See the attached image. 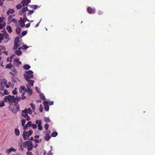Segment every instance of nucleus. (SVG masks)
Returning a JSON list of instances; mask_svg holds the SVG:
<instances>
[{
  "instance_id": "1",
  "label": "nucleus",
  "mask_w": 155,
  "mask_h": 155,
  "mask_svg": "<svg viewBox=\"0 0 155 155\" xmlns=\"http://www.w3.org/2000/svg\"><path fill=\"white\" fill-rule=\"evenodd\" d=\"M33 73V72L31 70L25 71V73L23 74L24 78L26 81L33 78L34 77Z\"/></svg>"
},
{
  "instance_id": "2",
  "label": "nucleus",
  "mask_w": 155,
  "mask_h": 155,
  "mask_svg": "<svg viewBox=\"0 0 155 155\" xmlns=\"http://www.w3.org/2000/svg\"><path fill=\"white\" fill-rule=\"evenodd\" d=\"M23 44V43L22 42V40H19L18 37H15L14 41V46L13 48V49L14 50L17 49Z\"/></svg>"
},
{
  "instance_id": "3",
  "label": "nucleus",
  "mask_w": 155,
  "mask_h": 155,
  "mask_svg": "<svg viewBox=\"0 0 155 155\" xmlns=\"http://www.w3.org/2000/svg\"><path fill=\"white\" fill-rule=\"evenodd\" d=\"M4 100L5 102H7L8 101V102L12 103H16V98L14 95L11 96L9 95L8 96H5V97Z\"/></svg>"
},
{
  "instance_id": "4",
  "label": "nucleus",
  "mask_w": 155,
  "mask_h": 155,
  "mask_svg": "<svg viewBox=\"0 0 155 155\" xmlns=\"http://www.w3.org/2000/svg\"><path fill=\"white\" fill-rule=\"evenodd\" d=\"M7 80L5 79H0V91H3L5 89V87L4 85H3V84L7 88L9 87V85L8 84H7Z\"/></svg>"
},
{
  "instance_id": "5",
  "label": "nucleus",
  "mask_w": 155,
  "mask_h": 155,
  "mask_svg": "<svg viewBox=\"0 0 155 155\" xmlns=\"http://www.w3.org/2000/svg\"><path fill=\"white\" fill-rule=\"evenodd\" d=\"M23 146L25 148H27L29 151L33 149V143L29 141H27L23 143Z\"/></svg>"
},
{
  "instance_id": "6",
  "label": "nucleus",
  "mask_w": 155,
  "mask_h": 155,
  "mask_svg": "<svg viewBox=\"0 0 155 155\" xmlns=\"http://www.w3.org/2000/svg\"><path fill=\"white\" fill-rule=\"evenodd\" d=\"M27 108L21 110V115L25 118L26 120L28 121L30 120V117L28 116V113L26 112Z\"/></svg>"
},
{
  "instance_id": "7",
  "label": "nucleus",
  "mask_w": 155,
  "mask_h": 155,
  "mask_svg": "<svg viewBox=\"0 0 155 155\" xmlns=\"http://www.w3.org/2000/svg\"><path fill=\"white\" fill-rule=\"evenodd\" d=\"M44 105V109L46 111H48L49 110V107L48 105V101H44L43 102Z\"/></svg>"
},
{
  "instance_id": "8",
  "label": "nucleus",
  "mask_w": 155,
  "mask_h": 155,
  "mask_svg": "<svg viewBox=\"0 0 155 155\" xmlns=\"http://www.w3.org/2000/svg\"><path fill=\"white\" fill-rule=\"evenodd\" d=\"M36 124H38V129L39 130H42V127L41 126V120H37L35 121Z\"/></svg>"
},
{
  "instance_id": "9",
  "label": "nucleus",
  "mask_w": 155,
  "mask_h": 155,
  "mask_svg": "<svg viewBox=\"0 0 155 155\" xmlns=\"http://www.w3.org/2000/svg\"><path fill=\"white\" fill-rule=\"evenodd\" d=\"M4 38L6 39V41H4V42L5 43H8L9 41L10 40V38L9 37V35L6 32H5L3 34Z\"/></svg>"
},
{
  "instance_id": "10",
  "label": "nucleus",
  "mask_w": 155,
  "mask_h": 155,
  "mask_svg": "<svg viewBox=\"0 0 155 155\" xmlns=\"http://www.w3.org/2000/svg\"><path fill=\"white\" fill-rule=\"evenodd\" d=\"M21 4L23 6H27L28 4L31 2V0H21Z\"/></svg>"
},
{
  "instance_id": "11",
  "label": "nucleus",
  "mask_w": 155,
  "mask_h": 155,
  "mask_svg": "<svg viewBox=\"0 0 155 155\" xmlns=\"http://www.w3.org/2000/svg\"><path fill=\"white\" fill-rule=\"evenodd\" d=\"M28 82V84L26 85V87H32L34 85V81L29 79L28 81H26Z\"/></svg>"
},
{
  "instance_id": "12",
  "label": "nucleus",
  "mask_w": 155,
  "mask_h": 155,
  "mask_svg": "<svg viewBox=\"0 0 155 155\" xmlns=\"http://www.w3.org/2000/svg\"><path fill=\"white\" fill-rule=\"evenodd\" d=\"M95 11L96 10L95 8L92 9L90 7H89L87 8V11L90 14L94 13Z\"/></svg>"
},
{
  "instance_id": "13",
  "label": "nucleus",
  "mask_w": 155,
  "mask_h": 155,
  "mask_svg": "<svg viewBox=\"0 0 155 155\" xmlns=\"http://www.w3.org/2000/svg\"><path fill=\"white\" fill-rule=\"evenodd\" d=\"M13 108L16 111H14V113H16L19 110V105L17 103H15V106H14Z\"/></svg>"
},
{
  "instance_id": "14",
  "label": "nucleus",
  "mask_w": 155,
  "mask_h": 155,
  "mask_svg": "<svg viewBox=\"0 0 155 155\" xmlns=\"http://www.w3.org/2000/svg\"><path fill=\"white\" fill-rule=\"evenodd\" d=\"M28 132L26 131H24L22 134L23 137L25 140H27L28 138Z\"/></svg>"
},
{
  "instance_id": "15",
  "label": "nucleus",
  "mask_w": 155,
  "mask_h": 155,
  "mask_svg": "<svg viewBox=\"0 0 155 155\" xmlns=\"http://www.w3.org/2000/svg\"><path fill=\"white\" fill-rule=\"evenodd\" d=\"M14 62L15 63H16V65L18 67L19 65L20 64H21V62L19 61V60L18 58H15L14 60Z\"/></svg>"
},
{
  "instance_id": "16",
  "label": "nucleus",
  "mask_w": 155,
  "mask_h": 155,
  "mask_svg": "<svg viewBox=\"0 0 155 155\" xmlns=\"http://www.w3.org/2000/svg\"><path fill=\"white\" fill-rule=\"evenodd\" d=\"M14 15H9L8 18L7 19V24H10L11 22V20L13 19V16Z\"/></svg>"
},
{
  "instance_id": "17",
  "label": "nucleus",
  "mask_w": 155,
  "mask_h": 155,
  "mask_svg": "<svg viewBox=\"0 0 155 155\" xmlns=\"http://www.w3.org/2000/svg\"><path fill=\"white\" fill-rule=\"evenodd\" d=\"M15 12L13 9L9 8L8 11L7 12L6 14L8 15H9L10 14H13Z\"/></svg>"
},
{
  "instance_id": "18",
  "label": "nucleus",
  "mask_w": 155,
  "mask_h": 155,
  "mask_svg": "<svg viewBox=\"0 0 155 155\" xmlns=\"http://www.w3.org/2000/svg\"><path fill=\"white\" fill-rule=\"evenodd\" d=\"M11 71L12 72L14 73V74L12 73L11 72H10V74H11L13 76H14L17 75V74L18 73V72L15 68H12L11 69Z\"/></svg>"
},
{
  "instance_id": "19",
  "label": "nucleus",
  "mask_w": 155,
  "mask_h": 155,
  "mask_svg": "<svg viewBox=\"0 0 155 155\" xmlns=\"http://www.w3.org/2000/svg\"><path fill=\"white\" fill-rule=\"evenodd\" d=\"M6 29L9 33H11L12 31L11 27L9 25H8L7 26Z\"/></svg>"
},
{
  "instance_id": "20",
  "label": "nucleus",
  "mask_w": 155,
  "mask_h": 155,
  "mask_svg": "<svg viewBox=\"0 0 155 155\" xmlns=\"http://www.w3.org/2000/svg\"><path fill=\"white\" fill-rule=\"evenodd\" d=\"M21 31V28L19 27H17L15 30L16 32L17 35L20 34Z\"/></svg>"
},
{
  "instance_id": "21",
  "label": "nucleus",
  "mask_w": 155,
  "mask_h": 155,
  "mask_svg": "<svg viewBox=\"0 0 155 155\" xmlns=\"http://www.w3.org/2000/svg\"><path fill=\"white\" fill-rule=\"evenodd\" d=\"M39 96L41 99L43 101H45V97L43 93H40Z\"/></svg>"
},
{
  "instance_id": "22",
  "label": "nucleus",
  "mask_w": 155,
  "mask_h": 155,
  "mask_svg": "<svg viewBox=\"0 0 155 155\" xmlns=\"http://www.w3.org/2000/svg\"><path fill=\"white\" fill-rule=\"evenodd\" d=\"M28 89V95H31L32 93V91L30 87H27Z\"/></svg>"
},
{
  "instance_id": "23",
  "label": "nucleus",
  "mask_w": 155,
  "mask_h": 155,
  "mask_svg": "<svg viewBox=\"0 0 155 155\" xmlns=\"http://www.w3.org/2000/svg\"><path fill=\"white\" fill-rule=\"evenodd\" d=\"M51 137L49 134H46L45 137L44 138L45 140L48 141L51 138Z\"/></svg>"
},
{
  "instance_id": "24",
  "label": "nucleus",
  "mask_w": 155,
  "mask_h": 155,
  "mask_svg": "<svg viewBox=\"0 0 155 155\" xmlns=\"http://www.w3.org/2000/svg\"><path fill=\"white\" fill-rule=\"evenodd\" d=\"M15 134L16 136H18L20 135V132L19 130L17 128L15 129Z\"/></svg>"
},
{
  "instance_id": "25",
  "label": "nucleus",
  "mask_w": 155,
  "mask_h": 155,
  "mask_svg": "<svg viewBox=\"0 0 155 155\" xmlns=\"http://www.w3.org/2000/svg\"><path fill=\"white\" fill-rule=\"evenodd\" d=\"M23 67L25 70H28L30 68L31 66L29 65L25 64L23 66Z\"/></svg>"
},
{
  "instance_id": "26",
  "label": "nucleus",
  "mask_w": 155,
  "mask_h": 155,
  "mask_svg": "<svg viewBox=\"0 0 155 155\" xmlns=\"http://www.w3.org/2000/svg\"><path fill=\"white\" fill-rule=\"evenodd\" d=\"M15 54L18 56H20L22 54V52L19 50H17L15 51Z\"/></svg>"
},
{
  "instance_id": "27",
  "label": "nucleus",
  "mask_w": 155,
  "mask_h": 155,
  "mask_svg": "<svg viewBox=\"0 0 155 155\" xmlns=\"http://www.w3.org/2000/svg\"><path fill=\"white\" fill-rule=\"evenodd\" d=\"M6 24L5 22H2V23H0V29L2 28Z\"/></svg>"
},
{
  "instance_id": "28",
  "label": "nucleus",
  "mask_w": 155,
  "mask_h": 155,
  "mask_svg": "<svg viewBox=\"0 0 155 155\" xmlns=\"http://www.w3.org/2000/svg\"><path fill=\"white\" fill-rule=\"evenodd\" d=\"M51 121L50 118L48 117H45L44 118V121L45 122L48 123Z\"/></svg>"
},
{
  "instance_id": "29",
  "label": "nucleus",
  "mask_w": 155,
  "mask_h": 155,
  "mask_svg": "<svg viewBox=\"0 0 155 155\" xmlns=\"http://www.w3.org/2000/svg\"><path fill=\"white\" fill-rule=\"evenodd\" d=\"M58 134V133L56 132H54L51 134V136L53 137H56Z\"/></svg>"
},
{
  "instance_id": "30",
  "label": "nucleus",
  "mask_w": 155,
  "mask_h": 155,
  "mask_svg": "<svg viewBox=\"0 0 155 155\" xmlns=\"http://www.w3.org/2000/svg\"><path fill=\"white\" fill-rule=\"evenodd\" d=\"M12 66V65L11 63H9L6 65L5 68H8L10 69Z\"/></svg>"
},
{
  "instance_id": "31",
  "label": "nucleus",
  "mask_w": 155,
  "mask_h": 155,
  "mask_svg": "<svg viewBox=\"0 0 155 155\" xmlns=\"http://www.w3.org/2000/svg\"><path fill=\"white\" fill-rule=\"evenodd\" d=\"M5 102L3 100V101H0V107H2L5 106V104L4 102Z\"/></svg>"
},
{
  "instance_id": "32",
  "label": "nucleus",
  "mask_w": 155,
  "mask_h": 155,
  "mask_svg": "<svg viewBox=\"0 0 155 155\" xmlns=\"http://www.w3.org/2000/svg\"><path fill=\"white\" fill-rule=\"evenodd\" d=\"M26 112L30 114H32V112L30 108H29L28 109H27Z\"/></svg>"
},
{
  "instance_id": "33",
  "label": "nucleus",
  "mask_w": 155,
  "mask_h": 155,
  "mask_svg": "<svg viewBox=\"0 0 155 155\" xmlns=\"http://www.w3.org/2000/svg\"><path fill=\"white\" fill-rule=\"evenodd\" d=\"M22 12H24V13L28 11V9L27 7L23 8L22 9Z\"/></svg>"
},
{
  "instance_id": "34",
  "label": "nucleus",
  "mask_w": 155,
  "mask_h": 155,
  "mask_svg": "<svg viewBox=\"0 0 155 155\" xmlns=\"http://www.w3.org/2000/svg\"><path fill=\"white\" fill-rule=\"evenodd\" d=\"M32 133H33V131H32V130H30L29 131L28 133V137L29 138V137L31 135Z\"/></svg>"
},
{
  "instance_id": "35",
  "label": "nucleus",
  "mask_w": 155,
  "mask_h": 155,
  "mask_svg": "<svg viewBox=\"0 0 155 155\" xmlns=\"http://www.w3.org/2000/svg\"><path fill=\"white\" fill-rule=\"evenodd\" d=\"M29 6L31 8L34 9H36L37 7V5H30Z\"/></svg>"
},
{
  "instance_id": "36",
  "label": "nucleus",
  "mask_w": 155,
  "mask_h": 155,
  "mask_svg": "<svg viewBox=\"0 0 155 155\" xmlns=\"http://www.w3.org/2000/svg\"><path fill=\"white\" fill-rule=\"evenodd\" d=\"M22 49L24 50L28 48H29V47L27 46L26 45H24V44H23V45L22 46Z\"/></svg>"
},
{
  "instance_id": "37",
  "label": "nucleus",
  "mask_w": 155,
  "mask_h": 155,
  "mask_svg": "<svg viewBox=\"0 0 155 155\" xmlns=\"http://www.w3.org/2000/svg\"><path fill=\"white\" fill-rule=\"evenodd\" d=\"M25 22H21V23H19L20 25V26H21V27L23 28L25 26Z\"/></svg>"
},
{
  "instance_id": "38",
  "label": "nucleus",
  "mask_w": 155,
  "mask_h": 155,
  "mask_svg": "<svg viewBox=\"0 0 155 155\" xmlns=\"http://www.w3.org/2000/svg\"><path fill=\"white\" fill-rule=\"evenodd\" d=\"M27 33V31H23L21 32V35L22 36L26 35Z\"/></svg>"
},
{
  "instance_id": "39",
  "label": "nucleus",
  "mask_w": 155,
  "mask_h": 155,
  "mask_svg": "<svg viewBox=\"0 0 155 155\" xmlns=\"http://www.w3.org/2000/svg\"><path fill=\"white\" fill-rule=\"evenodd\" d=\"M22 6H23L22 5H21V3L17 5L16 7L17 9H19L21 8Z\"/></svg>"
},
{
  "instance_id": "40",
  "label": "nucleus",
  "mask_w": 155,
  "mask_h": 155,
  "mask_svg": "<svg viewBox=\"0 0 155 155\" xmlns=\"http://www.w3.org/2000/svg\"><path fill=\"white\" fill-rule=\"evenodd\" d=\"M33 13V10H28V12L27 13V15H31Z\"/></svg>"
},
{
  "instance_id": "41",
  "label": "nucleus",
  "mask_w": 155,
  "mask_h": 155,
  "mask_svg": "<svg viewBox=\"0 0 155 155\" xmlns=\"http://www.w3.org/2000/svg\"><path fill=\"white\" fill-rule=\"evenodd\" d=\"M23 22H26L25 19H22L21 18H20V20L18 21L19 23H21Z\"/></svg>"
},
{
  "instance_id": "42",
  "label": "nucleus",
  "mask_w": 155,
  "mask_h": 155,
  "mask_svg": "<svg viewBox=\"0 0 155 155\" xmlns=\"http://www.w3.org/2000/svg\"><path fill=\"white\" fill-rule=\"evenodd\" d=\"M25 122L26 121L25 120V119H23L21 120L22 126H24Z\"/></svg>"
},
{
  "instance_id": "43",
  "label": "nucleus",
  "mask_w": 155,
  "mask_h": 155,
  "mask_svg": "<svg viewBox=\"0 0 155 155\" xmlns=\"http://www.w3.org/2000/svg\"><path fill=\"white\" fill-rule=\"evenodd\" d=\"M30 105V106H31V107L32 108V109L33 110H35V106L34 105V104H33L32 103H31Z\"/></svg>"
},
{
  "instance_id": "44",
  "label": "nucleus",
  "mask_w": 155,
  "mask_h": 155,
  "mask_svg": "<svg viewBox=\"0 0 155 155\" xmlns=\"http://www.w3.org/2000/svg\"><path fill=\"white\" fill-rule=\"evenodd\" d=\"M49 127V125L48 124H45V128L46 130H47Z\"/></svg>"
},
{
  "instance_id": "45",
  "label": "nucleus",
  "mask_w": 155,
  "mask_h": 155,
  "mask_svg": "<svg viewBox=\"0 0 155 155\" xmlns=\"http://www.w3.org/2000/svg\"><path fill=\"white\" fill-rule=\"evenodd\" d=\"M33 129H35L37 128V125L36 124H32L31 126Z\"/></svg>"
},
{
  "instance_id": "46",
  "label": "nucleus",
  "mask_w": 155,
  "mask_h": 155,
  "mask_svg": "<svg viewBox=\"0 0 155 155\" xmlns=\"http://www.w3.org/2000/svg\"><path fill=\"white\" fill-rule=\"evenodd\" d=\"M11 22L14 23H16L17 22V20L15 18H13L11 20Z\"/></svg>"
},
{
  "instance_id": "47",
  "label": "nucleus",
  "mask_w": 155,
  "mask_h": 155,
  "mask_svg": "<svg viewBox=\"0 0 155 155\" xmlns=\"http://www.w3.org/2000/svg\"><path fill=\"white\" fill-rule=\"evenodd\" d=\"M32 124H31V121H28L26 124V125H27L29 127H31Z\"/></svg>"
},
{
  "instance_id": "48",
  "label": "nucleus",
  "mask_w": 155,
  "mask_h": 155,
  "mask_svg": "<svg viewBox=\"0 0 155 155\" xmlns=\"http://www.w3.org/2000/svg\"><path fill=\"white\" fill-rule=\"evenodd\" d=\"M21 99V97H18L17 96L16 98V100L17 101V102L16 103H18V102L20 101Z\"/></svg>"
},
{
  "instance_id": "49",
  "label": "nucleus",
  "mask_w": 155,
  "mask_h": 155,
  "mask_svg": "<svg viewBox=\"0 0 155 155\" xmlns=\"http://www.w3.org/2000/svg\"><path fill=\"white\" fill-rule=\"evenodd\" d=\"M23 127V129L24 130H26L28 128V126L27 125H26V124L25 125H24V126Z\"/></svg>"
},
{
  "instance_id": "50",
  "label": "nucleus",
  "mask_w": 155,
  "mask_h": 155,
  "mask_svg": "<svg viewBox=\"0 0 155 155\" xmlns=\"http://www.w3.org/2000/svg\"><path fill=\"white\" fill-rule=\"evenodd\" d=\"M43 109L42 107V106L40 105V108H39V110L41 112H42L43 111Z\"/></svg>"
},
{
  "instance_id": "51",
  "label": "nucleus",
  "mask_w": 155,
  "mask_h": 155,
  "mask_svg": "<svg viewBox=\"0 0 155 155\" xmlns=\"http://www.w3.org/2000/svg\"><path fill=\"white\" fill-rule=\"evenodd\" d=\"M48 102V104H49V105L50 106H51V105H53L54 104V102L53 101H49Z\"/></svg>"
},
{
  "instance_id": "52",
  "label": "nucleus",
  "mask_w": 155,
  "mask_h": 155,
  "mask_svg": "<svg viewBox=\"0 0 155 155\" xmlns=\"http://www.w3.org/2000/svg\"><path fill=\"white\" fill-rule=\"evenodd\" d=\"M12 93L14 95H16L17 93V91H15V90H13L12 91Z\"/></svg>"
},
{
  "instance_id": "53",
  "label": "nucleus",
  "mask_w": 155,
  "mask_h": 155,
  "mask_svg": "<svg viewBox=\"0 0 155 155\" xmlns=\"http://www.w3.org/2000/svg\"><path fill=\"white\" fill-rule=\"evenodd\" d=\"M35 89L38 93H40V89L38 87H36Z\"/></svg>"
},
{
  "instance_id": "54",
  "label": "nucleus",
  "mask_w": 155,
  "mask_h": 155,
  "mask_svg": "<svg viewBox=\"0 0 155 155\" xmlns=\"http://www.w3.org/2000/svg\"><path fill=\"white\" fill-rule=\"evenodd\" d=\"M25 86H21L20 87H19V88H20L22 90H23V91H24L25 89Z\"/></svg>"
},
{
  "instance_id": "55",
  "label": "nucleus",
  "mask_w": 155,
  "mask_h": 155,
  "mask_svg": "<svg viewBox=\"0 0 155 155\" xmlns=\"http://www.w3.org/2000/svg\"><path fill=\"white\" fill-rule=\"evenodd\" d=\"M27 155H33L32 153L30 151H27L26 153Z\"/></svg>"
},
{
  "instance_id": "56",
  "label": "nucleus",
  "mask_w": 155,
  "mask_h": 155,
  "mask_svg": "<svg viewBox=\"0 0 155 155\" xmlns=\"http://www.w3.org/2000/svg\"><path fill=\"white\" fill-rule=\"evenodd\" d=\"M15 56V54H12V55H11L10 57V59H11V60H12L13 58Z\"/></svg>"
},
{
  "instance_id": "57",
  "label": "nucleus",
  "mask_w": 155,
  "mask_h": 155,
  "mask_svg": "<svg viewBox=\"0 0 155 155\" xmlns=\"http://www.w3.org/2000/svg\"><path fill=\"white\" fill-rule=\"evenodd\" d=\"M4 94H5V95H7L9 94V93L8 92L7 90L6 89L4 90Z\"/></svg>"
},
{
  "instance_id": "58",
  "label": "nucleus",
  "mask_w": 155,
  "mask_h": 155,
  "mask_svg": "<svg viewBox=\"0 0 155 155\" xmlns=\"http://www.w3.org/2000/svg\"><path fill=\"white\" fill-rule=\"evenodd\" d=\"M7 61H9L10 62H12V60L10 59V57H8L7 58Z\"/></svg>"
},
{
  "instance_id": "59",
  "label": "nucleus",
  "mask_w": 155,
  "mask_h": 155,
  "mask_svg": "<svg viewBox=\"0 0 155 155\" xmlns=\"http://www.w3.org/2000/svg\"><path fill=\"white\" fill-rule=\"evenodd\" d=\"M11 152V151L9 149L7 150H6V153L8 154H9Z\"/></svg>"
},
{
  "instance_id": "60",
  "label": "nucleus",
  "mask_w": 155,
  "mask_h": 155,
  "mask_svg": "<svg viewBox=\"0 0 155 155\" xmlns=\"http://www.w3.org/2000/svg\"><path fill=\"white\" fill-rule=\"evenodd\" d=\"M34 141L36 143H39V140L35 139L34 140Z\"/></svg>"
},
{
  "instance_id": "61",
  "label": "nucleus",
  "mask_w": 155,
  "mask_h": 155,
  "mask_svg": "<svg viewBox=\"0 0 155 155\" xmlns=\"http://www.w3.org/2000/svg\"><path fill=\"white\" fill-rule=\"evenodd\" d=\"M4 18L1 17H0V23H2V22H3Z\"/></svg>"
},
{
  "instance_id": "62",
  "label": "nucleus",
  "mask_w": 155,
  "mask_h": 155,
  "mask_svg": "<svg viewBox=\"0 0 155 155\" xmlns=\"http://www.w3.org/2000/svg\"><path fill=\"white\" fill-rule=\"evenodd\" d=\"M24 13V12H22V11H19V15H23Z\"/></svg>"
},
{
  "instance_id": "63",
  "label": "nucleus",
  "mask_w": 155,
  "mask_h": 155,
  "mask_svg": "<svg viewBox=\"0 0 155 155\" xmlns=\"http://www.w3.org/2000/svg\"><path fill=\"white\" fill-rule=\"evenodd\" d=\"M51 151H52L50 150L48 153V155H53Z\"/></svg>"
},
{
  "instance_id": "64",
  "label": "nucleus",
  "mask_w": 155,
  "mask_h": 155,
  "mask_svg": "<svg viewBox=\"0 0 155 155\" xmlns=\"http://www.w3.org/2000/svg\"><path fill=\"white\" fill-rule=\"evenodd\" d=\"M9 149L11 152L12 151H14L15 150L14 148H12V147L10 148Z\"/></svg>"
}]
</instances>
